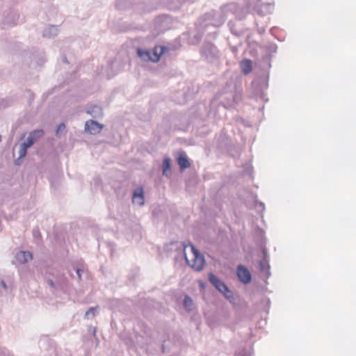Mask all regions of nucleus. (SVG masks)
I'll list each match as a JSON object with an SVG mask.
<instances>
[{
	"label": "nucleus",
	"mask_w": 356,
	"mask_h": 356,
	"mask_svg": "<svg viewBox=\"0 0 356 356\" xmlns=\"http://www.w3.org/2000/svg\"><path fill=\"white\" fill-rule=\"evenodd\" d=\"M184 254L186 263L195 270H201L204 266V257L191 243L184 245Z\"/></svg>",
	"instance_id": "1"
},
{
	"label": "nucleus",
	"mask_w": 356,
	"mask_h": 356,
	"mask_svg": "<svg viewBox=\"0 0 356 356\" xmlns=\"http://www.w3.org/2000/svg\"><path fill=\"white\" fill-rule=\"evenodd\" d=\"M137 52L138 55L140 58H145V56H147L149 60L153 62H158L160 60L161 55L164 53V47L161 46L155 47L152 52L143 51L138 49Z\"/></svg>",
	"instance_id": "2"
},
{
	"label": "nucleus",
	"mask_w": 356,
	"mask_h": 356,
	"mask_svg": "<svg viewBox=\"0 0 356 356\" xmlns=\"http://www.w3.org/2000/svg\"><path fill=\"white\" fill-rule=\"evenodd\" d=\"M209 280L210 282L221 293H222L227 298H229L231 291L228 289L227 286L213 273L209 274Z\"/></svg>",
	"instance_id": "3"
},
{
	"label": "nucleus",
	"mask_w": 356,
	"mask_h": 356,
	"mask_svg": "<svg viewBox=\"0 0 356 356\" xmlns=\"http://www.w3.org/2000/svg\"><path fill=\"white\" fill-rule=\"evenodd\" d=\"M237 275L240 281L244 284H248L251 281L250 271L242 265H239L237 268Z\"/></svg>",
	"instance_id": "4"
},
{
	"label": "nucleus",
	"mask_w": 356,
	"mask_h": 356,
	"mask_svg": "<svg viewBox=\"0 0 356 356\" xmlns=\"http://www.w3.org/2000/svg\"><path fill=\"white\" fill-rule=\"evenodd\" d=\"M102 129L103 125L93 120L87 121L85 124L86 131L91 134H99L101 132Z\"/></svg>",
	"instance_id": "5"
},
{
	"label": "nucleus",
	"mask_w": 356,
	"mask_h": 356,
	"mask_svg": "<svg viewBox=\"0 0 356 356\" xmlns=\"http://www.w3.org/2000/svg\"><path fill=\"white\" fill-rule=\"evenodd\" d=\"M132 201L134 204H137L139 206L144 204V191L142 187H138L134 191Z\"/></svg>",
	"instance_id": "6"
},
{
	"label": "nucleus",
	"mask_w": 356,
	"mask_h": 356,
	"mask_svg": "<svg viewBox=\"0 0 356 356\" xmlns=\"http://www.w3.org/2000/svg\"><path fill=\"white\" fill-rule=\"evenodd\" d=\"M43 134V131L42 130H36L31 133L26 141L23 144L24 147L26 148L30 147L33 143L36 138H39L42 136Z\"/></svg>",
	"instance_id": "7"
},
{
	"label": "nucleus",
	"mask_w": 356,
	"mask_h": 356,
	"mask_svg": "<svg viewBox=\"0 0 356 356\" xmlns=\"http://www.w3.org/2000/svg\"><path fill=\"white\" fill-rule=\"evenodd\" d=\"M240 67L243 73L248 75L252 70V62L250 59H244L241 62Z\"/></svg>",
	"instance_id": "8"
},
{
	"label": "nucleus",
	"mask_w": 356,
	"mask_h": 356,
	"mask_svg": "<svg viewBox=\"0 0 356 356\" xmlns=\"http://www.w3.org/2000/svg\"><path fill=\"white\" fill-rule=\"evenodd\" d=\"M32 258V254L29 252L21 251L16 255V259L21 264L26 263L29 261H31Z\"/></svg>",
	"instance_id": "9"
},
{
	"label": "nucleus",
	"mask_w": 356,
	"mask_h": 356,
	"mask_svg": "<svg viewBox=\"0 0 356 356\" xmlns=\"http://www.w3.org/2000/svg\"><path fill=\"white\" fill-rule=\"evenodd\" d=\"M177 163L181 170H184L191 166V163L184 153H181L177 158Z\"/></svg>",
	"instance_id": "10"
},
{
	"label": "nucleus",
	"mask_w": 356,
	"mask_h": 356,
	"mask_svg": "<svg viewBox=\"0 0 356 356\" xmlns=\"http://www.w3.org/2000/svg\"><path fill=\"white\" fill-rule=\"evenodd\" d=\"M170 169V158H165L163 162V174Z\"/></svg>",
	"instance_id": "11"
},
{
	"label": "nucleus",
	"mask_w": 356,
	"mask_h": 356,
	"mask_svg": "<svg viewBox=\"0 0 356 356\" xmlns=\"http://www.w3.org/2000/svg\"><path fill=\"white\" fill-rule=\"evenodd\" d=\"M184 305L186 309L191 310L193 306L192 299L188 296H186L184 302Z\"/></svg>",
	"instance_id": "12"
},
{
	"label": "nucleus",
	"mask_w": 356,
	"mask_h": 356,
	"mask_svg": "<svg viewBox=\"0 0 356 356\" xmlns=\"http://www.w3.org/2000/svg\"><path fill=\"white\" fill-rule=\"evenodd\" d=\"M96 310H97V307L90 308L85 314L86 318H90L95 316Z\"/></svg>",
	"instance_id": "13"
},
{
	"label": "nucleus",
	"mask_w": 356,
	"mask_h": 356,
	"mask_svg": "<svg viewBox=\"0 0 356 356\" xmlns=\"http://www.w3.org/2000/svg\"><path fill=\"white\" fill-rule=\"evenodd\" d=\"M26 149H27V148L22 145V148L19 151V157L20 158H22L26 156Z\"/></svg>",
	"instance_id": "14"
},
{
	"label": "nucleus",
	"mask_w": 356,
	"mask_h": 356,
	"mask_svg": "<svg viewBox=\"0 0 356 356\" xmlns=\"http://www.w3.org/2000/svg\"><path fill=\"white\" fill-rule=\"evenodd\" d=\"M65 129V124L63 123H61L58 126V128H57V130H56V134H58L59 132H63L64 131Z\"/></svg>",
	"instance_id": "15"
},
{
	"label": "nucleus",
	"mask_w": 356,
	"mask_h": 356,
	"mask_svg": "<svg viewBox=\"0 0 356 356\" xmlns=\"http://www.w3.org/2000/svg\"><path fill=\"white\" fill-rule=\"evenodd\" d=\"M1 285L4 289H6V284L3 281L1 282Z\"/></svg>",
	"instance_id": "16"
},
{
	"label": "nucleus",
	"mask_w": 356,
	"mask_h": 356,
	"mask_svg": "<svg viewBox=\"0 0 356 356\" xmlns=\"http://www.w3.org/2000/svg\"><path fill=\"white\" fill-rule=\"evenodd\" d=\"M49 284H50L51 286H54V283H53L52 281H49Z\"/></svg>",
	"instance_id": "17"
},
{
	"label": "nucleus",
	"mask_w": 356,
	"mask_h": 356,
	"mask_svg": "<svg viewBox=\"0 0 356 356\" xmlns=\"http://www.w3.org/2000/svg\"><path fill=\"white\" fill-rule=\"evenodd\" d=\"M79 272H80V270H77V273H78L79 276H80Z\"/></svg>",
	"instance_id": "18"
}]
</instances>
